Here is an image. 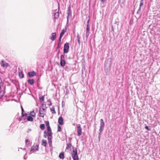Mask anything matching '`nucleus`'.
Here are the masks:
<instances>
[{"instance_id": "28", "label": "nucleus", "mask_w": 160, "mask_h": 160, "mask_svg": "<svg viewBox=\"0 0 160 160\" xmlns=\"http://www.w3.org/2000/svg\"><path fill=\"white\" fill-rule=\"evenodd\" d=\"M60 125H58V130H57V131L58 132H60L61 131V127Z\"/></svg>"}, {"instance_id": "25", "label": "nucleus", "mask_w": 160, "mask_h": 160, "mask_svg": "<svg viewBox=\"0 0 160 160\" xmlns=\"http://www.w3.org/2000/svg\"><path fill=\"white\" fill-rule=\"evenodd\" d=\"M52 136L48 137V143H49L51 144L52 143Z\"/></svg>"}, {"instance_id": "4", "label": "nucleus", "mask_w": 160, "mask_h": 160, "mask_svg": "<svg viewBox=\"0 0 160 160\" xmlns=\"http://www.w3.org/2000/svg\"><path fill=\"white\" fill-rule=\"evenodd\" d=\"M69 48V46L68 43H66L65 44L64 46V49L63 51L64 53H67L68 52V49Z\"/></svg>"}, {"instance_id": "1", "label": "nucleus", "mask_w": 160, "mask_h": 160, "mask_svg": "<svg viewBox=\"0 0 160 160\" xmlns=\"http://www.w3.org/2000/svg\"><path fill=\"white\" fill-rule=\"evenodd\" d=\"M72 157L73 160H78V158L76 148H73Z\"/></svg>"}, {"instance_id": "39", "label": "nucleus", "mask_w": 160, "mask_h": 160, "mask_svg": "<svg viewBox=\"0 0 160 160\" xmlns=\"http://www.w3.org/2000/svg\"><path fill=\"white\" fill-rule=\"evenodd\" d=\"M21 118H19V121H21Z\"/></svg>"}, {"instance_id": "20", "label": "nucleus", "mask_w": 160, "mask_h": 160, "mask_svg": "<svg viewBox=\"0 0 160 160\" xmlns=\"http://www.w3.org/2000/svg\"><path fill=\"white\" fill-rule=\"evenodd\" d=\"M50 110L52 112V114H55L56 113L55 108L54 107H52V108H50Z\"/></svg>"}, {"instance_id": "7", "label": "nucleus", "mask_w": 160, "mask_h": 160, "mask_svg": "<svg viewBox=\"0 0 160 160\" xmlns=\"http://www.w3.org/2000/svg\"><path fill=\"white\" fill-rule=\"evenodd\" d=\"M38 145H35L33 146L32 149L30 150V152L31 153H32V152H33L36 151L38 150Z\"/></svg>"}, {"instance_id": "23", "label": "nucleus", "mask_w": 160, "mask_h": 160, "mask_svg": "<svg viewBox=\"0 0 160 160\" xmlns=\"http://www.w3.org/2000/svg\"><path fill=\"white\" fill-rule=\"evenodd\" d=\"M40 127L41 129L44 130L45 128V125L43 124H41L40 125Z\"/></svg>"}, {"instance_id": "24", "label": "nucleus", "mask_w": 160, "mask_h": 160, "mask_svg": "<svg viewBox=\"0 0 160 160\" xmlns=\"http://www.w3.org/2000/svg\"><path fill=\"white\" fill-rule=\"evenodd\" d=\"M30 115L32 117H34L36 116V113L34 111H33L30 112Z\"/></svg>"}, {"instance_id": "3", "label": "nucleus", "mask_w": 160, "mask_h": 160, "mask_svg": "<svg viewBox=\"0 0 160 160\" xmlns=\"http://www.w3.org/2000/svg\"><path fill=\"white\" fill-rule=\"evenodd\" d=\"M66 62L65 60L64 56L62 55L61 56L60 58V65L62 67H64L65 65Z\"/></svg>"}, {"instance_id": "13", "label": "nucleus", "mask_w": 160, "mask_h": 160, "mask_svg": "<svg viewBox=\"0 0 160 160\" xmlns=\"http://www.w3.org/2000/svg\"><path fill=\"white\" fill-rule=\"evenodd\" d=\"M47 134H48V137L52 136V132L51 128L47 129Z\"/></svg>"}, {"instance_id": "19", "label": "nucleus", "mask_w": 160, "mask_h": 160, "mask_svg": "<svg viewBox=\"0 0 160 160\" xmlns=\"http://www.w3.org/2000/svg\"><path fill=\"white\" fill-rule=\"evenodd\" d=\"M19 75L20 78H22L24 77V74L22 72H19Z\"/></svg>"}, {"instance_id": "10", "label": "nucleus", "mask_w": 160, "mask_h": 160, "mask_svg": "<svg viewBox=\"0 0 160 160\" xmlns=\"http://www.w3.org/2000/svg\"><path fill=\"white\" fill-rule=\"evenodd\" d=\"M56 38V33L55 32L52 33L51 34V36L50 37V39L52 41H54Z\"/></svg>"}, {"instance_id": "5", "label": "nucleus", "mask_w": 160, "mask_h": 160, "mask_svg": "<svg viewBox=\"0 0 160 160\" xmlns=\"http://www.w3.org/2000/svg\"><path fill=\"white\" fill-rule=\"evenodd\" d=\"M77 132L78 136H80L82 133V129L80 125H78L77 126Z\"/></svg>"}, {"instance_id": "33", "label": "nucleus", "mask_w": 160, "mask_h": 160, "mask_svg": "<svg viewBox=\"0 0 160 160\" xmlns=\"http://www.w3.org/2000/svg\"><path fill=\"white\" fill-rule=\"evenodd\" d=\"M21 108H22V116L23 117L24 116V115L23 114V112L24 111V110L22 106H21Z\"/></svg>"}, {"instance_id": "32", "label": "nucleus", "mask_w": 160, "mask_h": 160, "mask_svg": "<svg viewBox=\"0 0 160 160\" xmlns=\"http://www.w3.org/2000/svg\"><path fill=\"white\" fill-rule=\"evenodd\" d=\"M4 95V94L1 91H0V99L2 98Z\"/></svg>"}, {"instance_id": "40", "label": "nucleus", "mask_w": 160, "mask_h": 160, "mask_svg": "<svg viewBox=\"0 0 160 160\" xmlns=\"http://www.w3.org/2000/svg\"><path fill=\"white\" fill-rule=\"evenodd\" d=\"M59 45H58V47L57 48V49H58V48H59Z\"/></svg>"}, {"instance_id": "29", "label": "nucleus", "mask_w": 160, "mask_h": 160, "mask_svg": "<svg viewBox=\"0 0 160 160\" xmlns=\"http://www.w3.org/2000/svg\"><path fill=\"white\" fill-rule=\"evenodd\" d=\"M44 96H43L42 97L40 98V101L41 102L44 101Z\"/></svg>"}, {"instance_id": "30", "label": "nucleus", "mask_w": 160, "mask_h": 160, "mask_svg": "<svg viewBox=\"0 0 160 160\" xmlns=\"http://www.w3.org/2000/svg\"><path fill=\"white\" fill-rule=\"evenodd\" d=\"M143 5V0H141L140 4L139 9H140L141 7Z\"/></svg>"}, {"instance_id": "21", "label": "nucleus", "mask_w": 160, "mask_h": 160, "mask_svg": "<svg viewBox=\"0 0 160 160\" xmlns=\"http://www.w3.org/2000/svg\"><path fill=\"white\" fill-rule=\"evenodd\" d=\"M27 120L28 121H33V118L30 116H28L27 117Z\"/></svg>"}, {"instance_id": "31", "label": "nucleus", "mask_w": 160, "mask_h": 160, "mask_svg": "<svg viewBox=\"0 0 160 160\" xmlns=\"http://www.w3.org/2000/svg\"><path fill=\"white\" fill-rule=\"evenodd\" d=\"M47 132L46 131H44V137L45 138H46L47 137Z\"/></svg>"}, {"instance_id": "38", "label": "nucleus", "mask_w": 160, "mask_h": 160, "mask_svg": "<svg viewBox=\"0 0 160 160\" xmlns=\"http://www.w3.org/2000/svg\"><path fill=\"white\" fill-rule=\"evenodd\" d=\"M90 21V18H89V19L88 20L87 22V24H89V22Z\"/></svg>"}, {"instance_id": "36", "label": "nucleus", "mask_w": 160, "mask_h": 160, "mask_svg": "<svg viewBox=\"0 0 160 160\" xmlns=\"http://www.w3.org/2000/svg\"><path fill=\"white\" fill-rule=\"evenodd\" d=\"M78 39H80V37L79 34L77 35Z\"/></svg>"}, {"instance_id": "27", "label": "nucleus", "mask_w": 160, "mask_h": 160, "mask_svg": "<svg viewBox=\"0 0 160 160\" xmlns=\"http://www.w3.org/2000/svg\"><path fill=\"white\" fill-rule=\"evenodd\" d=\"M55 18H58L59 16V14L57 12L55 13L54 14Z\"/></svg>"}, {"instance_id": "15", "label": "nucleus", "mask_w": 160, "mask_h": 160, "mask_svg": "<svg viewBox=\"0 0 160 160\" xmlns=\"http://www.w3.org/2000/svg\"><path fill=\"white\" fill-rule=\"evenodd\" d=\"M71 147H72V144L70 143H68L67 144L66 149L67 150L70 149V148H71Z\"/></svg>"}, {"instance_id": "17", "label": "nucleus", "mask_w": 160, "mask_h": 160, "mask_svg": "<svg viewBox=\"0 0 160 160\" xmlns=\"http://www.w3.org/2000/svg\"><path fill=\"white\" fill-rule=\"evenodd\" d=\"M42 145L46 147L47 145V141L45 140H42Z\"/></svg>"}, {"instance_id": "6", "label": "nucleus", "mask_w": 160, "mask_h": 160, "mask_svg": "<svg viewBox=\"0 0 160 160\" xmlns=\"http://www.w3.org/2000/svg\"><path fill=\"white\" fill-rule=\"evenodd\" d=\"M104 123L103 122V120L102 119H101L100 120V132H102L103 129V128L104 127Z\"/></svg>"}, {"instance_id": "22", "label": "nucleus", "mask_w": 160, "mask_h": 160, "mask_svg": "<svg viewBox=\"0 0 160 160\" xmlns=\"http://www.w3.org/2000/svg\"><path fill=\"white\" fill-rule=\"evenodd\" d=\"M45 123L46 124V126L47 127V129L51 128L49 126V122L48 121H46Z\"/></svg>"}, {"instance_id": "12", "label": "nucleus", "mask_w": 160, "mask_h": 160, "mask_svg": "<svg viewBox=\"0 0 160 160\" xmlns=\"http://www.w3.org/2000/svg\"><path fill=\"white\" fill-rule=\"evenodd\" d=\"M1 66L3 67H8L9 66V64L2 60V61Z\"/></svg>"}, {"instance_id": "2", "label": "nucleus", "mask_w": 160, "mask_h": 160, "mask_svg": "<svg viewBox=\"0 0 160 160\" xmlns=\"http://www.w3.org/2000/svg\"><path fill=\"white\" fill-rule=\"evenodd\" d=\"M46 114V109L43 108H41L39 110V117H44Z\"/></svg>"}, {"instance_id": "35", "label": "nucleus", "mask_w": 160, "mask_h": 160, "mask_svg": "<svg viewBox=\"0 0 160 160\" xmlns=\"http://www.w3.org/2000/svg\"><path fill=\"white\" fill-rule=\"evenodd\" d=\"M78 44L80 45V39H78Z\"/></svg>"}, {"instance_id": "9", "label": "nucleus", "mask_w": 160, "mask_h": 160, "mask_svg": "<svg viewBox=\"0 0 160 160\" xmlns=\"http://www.w3.org/2000/svg\"><path fill=\"white\" fill-rule=\"evenodd\" d=\"M58 122L59 125H62L63 124V119L62 117H60L58 119Z\"/></svg>"}, {"instance_id": "18", "label": "nucleus", "mask_w": 160, "mask_h": 160, "mask_svg": "<svg viewBox=\"0 0 160 160\" xmlns=\"http://www.w3.org/2000/svg\"><path fill=\"white\" fill-rule=\"evenodd\" d=\"M28 83L30 85H32L34 83V81L33 79H29L28 80Z\"/></svg>"}, {"instance_id": "34", "label": "nucleus", "mask_w": 160, "mask_h": 160, "mask_svg": "<svg viewBox=\"0 0 160 160\" xmlns=\"http://www.w3.org/2000/svg\"><path fill=\"white\" fill-rule=\"evenodd\" d=\"M145 128L146 129H147L148 131L150 130V129L148 128V127L147 126H145Z\"/></svg>"}, {"instance_id": "14", "label": "nucleus", "mask_w": 160, "mask_h": 160, "mask_svg": "<svg viewBox=\"0 0 160 160\" xmlns=\"http://www.w3.org/2000/svg\"><path fill=\"white\" fill-rule=\"evenodd\" d=\"M59 158L60 159H63L64 158V152H61L59 155Z\"/></svg>"}, {"instance_id": "8", "label": "nucleus", "mask_w": 160, "mask_h": 160, "mask_svg": "<svg viewBox=\"0 0 160 160\" xmlns=\"http://www.w3.org/2000/svg\"><path fill=\"white\" fill-rule=\"evenodd\" d=\"M28 76L30 77H32L36 75V73L35 72L33 71L31 72H28Z\"/></svg>"}, {"instance_id": "37", "label": "nucleus", "mask_w": 160, "mask_h": 160, "mask_svg": "<svg viewBox=\"0 0 160 160\" xmlns=\"http://www.w3.org/2000/svg\"><path fill=\"white\" fill-rule=\"evenodd\" d=\"M102 2H105L106 1V0H100Z\"/></svg>"}, {"instance_id": "16", "label": "nucleus", "mask_w": 160, "mask_h": 160, "mask_svg": "<svg viewBox=\"0 0 160 160\" xmlns=\"http://www.w3.org/2000/svg\"><path fill=\"white\" fill-rule=\"evenodd\" d=\"M89 24H87V28H86V36L88 37L89 35Z\"/></svg>"}, {"instance_id": "11", "label": "nucleus", "mask_w": 160, "mask_h": 160, "mask_svg": "<svg viewBox=\"0 0 160 160\" xmlns=\"http://www.w3.org/2000/svg\"><path fill=\"white\" fill-rule=\"evenodd\" d=\"M66 32V30L63 29L62 30V32L60 33V38H59V41L60 42L61 41V38L62 36L64 34L65 32Z\"/></svg>"}, {"instance_id": "26", "label": "nucleus", "mask_w": 160, "mask_h": 160, "mask_svg": "<svg viewBox=\"0 0 160 160\" xmlns=\"http://www.w3.org/2000/svg\"><path fill=\"white\" fill-rule=\"evenodd\" d=\"M25 143L26 145H30V141L28 139H27L26 140Z\"/></svg>"}]
</instances>
